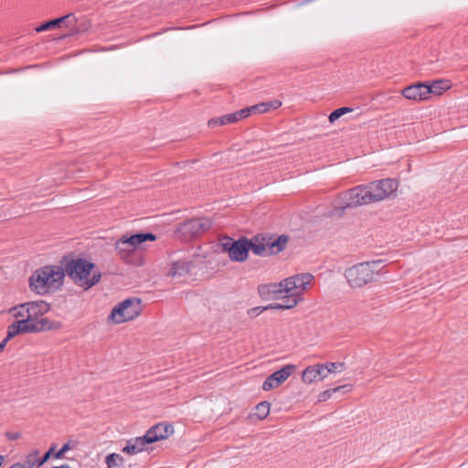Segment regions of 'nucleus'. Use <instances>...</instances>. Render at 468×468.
<instances>
[{
	"label": "nucleus",
	"mask_w": 468,
	"mask_h": 468,
	"mask_svg": "<svg viewBox=\"0 0 468 468\" xmlns=\"http://www.w3.org/2000/svg\"><path fill=\"white\" fill-rule=\"evenodd\" d=\"M69 449H70L69 442L64 444L63 447L58 452L55 453V457L58 459L61 458L63 456V454Z\"/></svg>",
	"instance_id": "41"
},
{
	"label": "nucleus",
	"mask_w": 468,
	"mask_h": 468,
	"mask_svg": "<svg viewBox=\"0 0 468 468\" xmlns=\"http://www.w3.org/2000/svg\"><path fill=\"white\" fill-rule=\"evenodd\" d=\"M192 268V263L189 261H174L171 269L169 270L168 275L175 278V277H182L186 274H187Z\"/></svg>",
	"instance_id": "19"
},
{
	"label": "nucleus",
	"mask_w": 468,
	"mask_h": 468,
	"mask_svg": "<svg viewBox=\"0 0 468 468\" xmlns=\"http://www.w3.org/2000/svg\"><path fill=\"white\" fill-rule=\"evenodd\" d=\"M380 261L356 263L345 271V277L352 288H362L378 281Z\"/></svg>",
	"instance_id": "4"
},
{
	"label": "nucleus",
	"mask_w": 468,
	"mask_h": 468,
	"mask_svg": "<svg viewBox=\"0 0 468 468\" xmlns=\"http://www.w3.org/2000/svg\"><path fill=\"white\" fill-rule=\"evenodd\" d=\"M64 276L68 275L75 284L90 289L97 284L101 280V272L93 271L95 265L84 259H70L64 258L63 261Z\"/></svg>",
	"instance_id": "2"
},
{
	"label": "nucleus",
	"mask_w": 468,
	"mask_h": 468,
	"mask_svg": "<svg viewBox=\"0 0 468 468\" xmlns=\"http://www.w3.org/2000/svg\"><path fill=\"white\" fill-rule=\"evenodd\" d=\"M326 376L334 372H341L345 368V364L341 362H327L323 364Z\"/></svg>",
	"instance_id": "30"
},
{
	"label": "nucleus",
	"mask_w": 468,
	"mask_h": 468,
	"mask_svg": "<svg viewBox=\"0 0 468 468\" xmlns=\"http://www.w3.org/2000/svg\"><path fill=\"white\" fill-rule=\"evenodd\" d=\"M63 280L62 266L47 265L33 272L29 278V287L37 294H45L52 288L61 286Z\"/></svg>",
	"instance_id": "3"
},
{
	"label": "nucleus",
	"mask_w": 468,
	"mask_h": 468,
	"mask_svg": "<svg viewBox=\"0 0 468 468\" xmlns=\"http://www.w3.org/2000/svg\"><path fill=\"white\" fill-rule=\"evenodd\" d=\"M281 105H282V101H280L278 100L256 104L257 113H265V112H270L271 110H276L279 107H281Z\"/></svg>",
	"instance_id": "26"
},
{
	"label": "nucleus",
	"mask_w": 468,
	"mask_h": 468,
	"mask_svg": "<svg viewBox=\"0 0 468 468\" xmlns=\"http://www.w3.org/2000/svg\"><path fill=\"white\" fill-rule=\"evenodd\" d=\"M146 444L150 443L146 441V437L144 435L130 439L126 441V445L122 448V452L132 455L137 454L144 450Z\"/></svg>",
	"instance_id": "17"
},
{
	"label": "nucleus",
	"mask_w": 468,
	"mask_h": 468,
	"mask_svg": "<svg viewBox=\"0 0 468 468\" xmlns=\"http://www.w3.org/2000/svg\"><path fill=\"white\" fill-rule=\"evenodd\" d=\"M77 23V17L74 14H68L64 16L47 21L36 28L37 32H43L52 30L55 28H61L73 27Z\"/></svg>",
	"instance_id": "12"
},
{
	"label": "nucleus",
	"mask_w": 468,
	"mask_h": 468,
	"mask_svg": "<svg viewBox=\"0 0 468 468\" xmlns=\"http://www.w3.org/2000/svg\"><path fill=\"white\" fill-rule=\"evenodd\" d=\"M235 116L231 113L223 115L221 117L212 118L207 122L209 127L227 125L234 122Z\"/></svg>",
	"instance_id": "25"
},
{
	"label": "nucleus",
	"mask_w": 468,
	"mask_h": 468,
	"mask_svg": "<svg viewBox=\"0 0 468 468\" xmlns=\"http://www.w3.org/2000/svg\"><path fill=\"white\" fill-rule=\"evenodd\" d=\"M55 451V446H52L44 455L42 458H40V461L38 463V466L43 465L51 456V454Z\"/></svg>",
	"instance_id": "38"
},
{
	"label": "nucleus",
	"mask_w": 468,
	"mask_h": 468,
	"mask_svg": "<svg viewBox=\"0 0 468 468\" xmlns=\"http://www.w3.org/2000/svg\"><path fill=\"white\" fill-rule=\"evenodd\" d=\"M342 391H343V392H345V393H347V392L346 391V389H339V391H338V392H342Z\"/></svg>",
	"instance_id": "47"
},
{
	"label": "nucleus",
	"mask_w": 468,
	"mask_h": 468,
	"mask_svg": "<svg viewBox=\"0 0 468 468\" xmlns=\"http://www.w3.org/2000/svg\"><path fill=\"white\" fill-rule=\"evenodd\" d=\"M250 250L258 256H270L269 240L262 235L254 236L251 239H249Z\"/></svg>",
	"instance_id": "16"
},
{
	"label": "nucleus",
	"mask_w": 468,
	"mask_h": 468,
	"mask_svg": "<svg viewBox=\"0 0 468 468\" xmlns=\"http://www.w3.org/2000/svg\"><path fill=\"white\" fill-rule=\"evenodd\" d=\"M156 236L153 233H136L123 235L115 241L114 247L120 258L126 263H132L133 255L138 246L145 241H154Z\"/></svg>",
	"instance_id": "6"
},
{
	"label": "nucleus",
	"mask_w": 468,
	"mask_h": 468,
	"mask_svg": "<svg viewBox=\"0 0 468 468\" xmlns=\"http://www.w3.org/2000/svg\"><path fill=\"white\" fill-rule=\"evenodd\" d=\"M28 321H24L20 319L13 324H11L7 328L6 336L4 338V341L7 344L12 338L20 334H29V333H39V329L36 325H28Z\"/></svg>",
	"instance_id": "14"
},
{
	"label": "nucleus",
	"mask_w": 468,
	"mask_h": 468,
	"mask_svg": "<svg viewBox=\"0 0 468 468\" xmlns=\"http://www.w3.org/2000/svg\"><path fill=\"white\" fill-rule=\"evenodd\" d=\"M231 114H232V116H235L234 122H238L239 120L245 119L248 117L244 109L237 111Z\"/></svg>",
	"instance_id": "40"
},
{
	"label": "nucleus",
	"mask_w": 468,
	"mask_h": 468,
	"mask_svg": "<svg viewBox=\"0 0 468 468\" xmlns=\"http://www.w3.org/2000/svg\"><path fill=\"white\" fill-rule=\"evenodd\" d=\"M90 25L88 21L79 22L77 20V23L73 27H69V29H70V33L69 35L74 36L79 35L83 32H86L90 28Z\"/></svg>",
	"instance_id": "29"
},
{
	"label": "nucleus",
	"mask_w": 468,
	"mask_h": 468,
	"mask_svg": "<svg viewBox=\"0 0 468 468\" xmlns=\"http://www.w3.org/2000/svg\"><path fill=\"white\" fill-rule=\"evenodd\" d=\"M229 259L232 261L236 262H243L249 257L250 246L249 239L245 237H241L237 239L235 242H231V247L229 248Z\"/></svg>",
	"instance_id": "11"
},
{
	"label": "nucleus",
	"mask_w": 468,
	"mask_h": 468,
	"mask_svg": "<svg viewBox=\"0 0 468 468\" xmlns=\"http://www.w3.org/2000/svg\"><path fill=\"white\" fill-rule=\"evenodd\" d=\"M398 187L399 182L391 178L357 186L346 192L345 205L335 207L329 212V215L341 217L346 208L382 201L396 192Z\"/></svg>",
	"instance_id": "1"
},
{
	"label": "nucleus",
	"mask_w": 468,
	"mask_h": 468,
	"mask_svg": "<svg viewBox=\"0 0 468 468\" xmlns=\"http://www.w3.org/2000/svg\"><path fill=\"white\" fill-rule=\"evenodd\" d=\"M431 90L428 84L419 82L404 88L401 94L408 100L420 101L429 98Z\"/></svg>",
	"instance_id": "10"
},
{
	"label": "nucleus",
	"mask_w": 468,
	"mask_h": 468,
	"mask_svg": "<svg viewBox=\"0 0 468 468\" xmlns=\"http://www.w3.org/2000/svg\"><path fill=\"white\" fill-rule=\"evenodd\" d=\"M173 432L174 428L171 424L161 422L151 427L144 436L149 443H154L155 441L167 439L171 434H173Z\"/></svg>",
	"instance_id": "13"
},
{
	"label": "nucleus",
	"mask_w": 468,
	"mask_h": 468,
	"mask_svg": "<svg viewBox=\"0 0 468 468\" xmlns=\"http://www.w3.org/2000/svg\"><path fill=\"white\" fill-rule=\"evenodd\" d=\"M244 110H245L248 117L250 116L251 114H256L257 113V107H256V105L244 108Z\"/></svg>",
	"instance_id": "42"
},
{
	"label": "nucleus",
	"mask_w": 468,
	"mask_h": 468,
	"mask_svg": "<svg viewBox=\"0 0 468 468\" xmlns=\"http://www.w3.org/2000/svg\"><path fill=\"white\" fill-rule=\"evenodd\" d=\"M267 309H263L262 306H258V307H254V308H250L249 311H248V314L251 317H256L258 316L261 313H262L263 311H266Z\"/></svg>",
	"instance_id": "39"
},
{
	"label": "nucleus",
	"mask_w": 468,
	"mask_h": 468,
	"mask_svg": "<svg viewBox=\"0 0 468 468\" xmlns=\"http://www.w3.org/2000/svg\"><path fill=\"white\" fill-rule=\"evenodd\" d=\"M259 293L261 297L271 295L269 284H261L258 287Z\"/></svg>",
	"instance_id": "37"
},
{
	"label": "nucleus",
	"mask_w": 468,
	"mask_h": 468,
	"mask_svg": "<svg viewBox=\"0 0 468 468\" xmlns=\"http://www.w3.org/2000/svg\"><path fill=\"white\" fill-rule=\"evenodd\" d=\"M40 458H38V452L35 451L32 453H29L25 460V468H33L35 465L38 466V463Z\"/></svg>",
	"instance_id": "32"
},
{
	"label": "nucleus",
	"mask_w": 468,
	"mask_h": 468,
	"mask_svg": "<svg viewBox=\"0 0 468 468\" xmlns=\"http://www.w3.org/2000/svg\"><path fill=\"white\" fill-rule=\"evenodd\" d=\"M5 436L11 441H16L20 438V433L8 431L5 433Z\"/></svg>",
	"instance_id": "43"
},
{
	"label": "nucleus",
	"mask_w": 468,
	"mask_h": 468,
	"mask_svg": "<svg viewBox=\"0 0 468 468\" xmlns=\"http://www.w3.org/2000/svg\"><path fill=\"white\" fill-rule=\"evenodd\" d=\"M27 306V318L24 321H28V325H36L39 329V332L56 330L61 328V323L51 321L46 317H42L47 314L50 305L45 301H35L26 303Z\"/></svg>",
	"instance_id": "5"
},
{
	"label": "nucleus",
	"mask_w": 468,
	"mask_h": 468,
	"mask_svg": "<svg viewBox=\"0 0 468 468\" xmlns=\"http://www.w3.org/2000/svg\"><path fill=\"white\" fill-rule=\"evenodd\" d=\"M269 287L271 289V295H273L274 297H279L281 293L284 292L281 282L279 283H271L269 284Z\"/></svg>",
	"instance_id": "35"
},
{
	"label": "nucleus",
	"mask_w": 468,
	"mask_h": 468,
	"mask_svg": "<svg viewBox=\"0 0 468 468\" xmlns=\"http://www.w3.org/2000/svg\"><path fill=\"white\" fill-rule=\"evenodd\" d=\"M235 241L236 240H234L233 239H231L229 237L225 238L221 243L223 251L228 252L229 254V251H230L229 248L231 247V242H235Z\"/></svg>",
	"instance_id": "36"
},
{
	"label": "nucleus",
	"mask_w": 468,
	"mask_h": 468,
	"mask_svg": "<svg viewBox=\"0 0 468 468\" xmlns=\"http://www.w3.org/2000/svg\"><path fill=\"white\" fill-rule=\"evenodd\" d=\"M450 88L449 82L447 80H435L431 85H429V89L431 90V94H441L442 91L448 90Z\"/></svg>",
	"instance_id": "28"
},
{
	"label": "nucleus",
	"mask_w": 468,
	"mask_h": 468,
	"mask_svg": "<svg viewBox=\"0 0 468 468\" xmlns=\"http://www.w3.org/2000/svg\"><path fill=\"white\" fill-rule=\"evenodd\" d=\"M282 284V289L284 292L286 293H292L295 292V281L293 280L292 276L288 277L281 282Z\"/></svg>",
	"instance_id": "34"
},
{
	"label": "nucleus",
	"mask_w": 468,
	"mask_h": 468,
	"mask_svg": "<svg viewBox=\"0 0 468 468\" xmlns=\"http://www.w3.org/2000/svg\"><path fill=\"white\" fill-rule=\"evenodd\" d=\"M211 228V221L208 218H191L177 228V233L184 239L189 240L204 233Z\"/></svg>",
	"instance_id": "8"
},
{
	"label": "nucleus",
	"mask_w": 468,
	"mask_h": 468,
	"mask_svg": "<svg viewBox=\"0 0 468 468\" xmlns=\"http://www.w3.org/2000/svg\"><path fill=\"white\" fill-rule=\"evenodd\" d=\"M288 239V237L285 235L279 236L273 241L271 238H268L271 254H278L279 252L282 251L286 248Z\"/></svg>",
	"instance_id": "21"
},
{
	"label": "nucleus",
	"mask_w": 468,
	"mask_h": 468,
	"mask_svg": "<svg viewBox=\"0 0 468 468\" xmlns=\"http://www.w3.org/2000/svg\"><path fill=\"white\" fill-rule=\"evenodd\" d=\"M282 303H271L267 306H263V309H275V310H286L294 307L301 297L298 292H292L290 295L281 297Z\"/></svg>",
	"instance_id": "18"
},
{
	"label": "nucleus",
	"mask_w": 468,
	"mask_h": 468,
	"mask_svg": "<svg viewBox=\"0 0 468 468\" xmlns=\"http://www.w3.org/2000/svg\"><path fill=\"white\" fill-rule=\"evenodd\" d=\"M294 368L295 366L293 365H286L282 367L280 370L275 371L274 373L270 375L263 382L262 389L265 391H269L278 388L281 384L287 380V378L292 375Z\"/></svg>",
	"instance_id": "9"
},
{
	"label": "nucleus",
	"mask_w": 468,
	"mask_h": 468,
	"mask_svg": "<svg viewBox=\"0 0 468 468\" xmlns=\"http://www.w3.org/2000/svg\"><path fill=\"white\" fill-rule=\"evenodd\" d=\"M56 468H70V467L68 464H63V465L56 467Z\"/></svg>",
	"instance_id": "46"
},
{
	"label": "nucleus",
	"mask_w": 468,
	"mask_h": 468,
	"mask_svg": "<svg viewBox=\"0 0 468 468\" xmlns=\"http://www.w3.org/2000/svg\"><path fill=\"white\" fill-rule=\"evenodd\" d=\"M288 239V237L285 235L279 236L273 241L271 238H268L271 254H278L279 252L282 251L286 248Z\"/></svg>",
	"instance_id": "22"
},
{
	"label": "nucleus",
	"mask_w": 468,
	"mask_h": 468,
	"mask_svg": "<svg viewBox=\"0 0 468 468\" xmlns=\"http://www.w3.org/2000/svg\"><path fill=\"white\" fill-rule=\"evenodd\" d=\"M295 281V292L300 294V292L305 290L306 286L311 283L314 279V276L310 273H300L292 276Z\"/></svg>",
	"instance_id": "20"
},
{
	"label": "nucleus",
	"mask_w": 468,
	"mask_h": 468,
	"mask_svg": "<svg viewBox=\"0 0 468 468\" xmlns=\"http://www.w3.org/2000/svg\"><path fill=\"white\" fill-rule=\"evenodd\" d=\"M326 378L327 376L323 364L309 366L303 371L302 374V379L306 384L324 380Z\"/></svg>",
	"instance_id": "15"
},
{
	"label": "nucleus",
	"mask_w": 468,
	"mask_h": 468,
	"mask_svg": "<svg viewBox=\"0 0 468 468\" xmlns=\"http://www.w3.org/2000/svg\"><path fill=\"white\" fill-rule=\"evenodd\" d=\"M27 306H26V303H21V304L12 307L9 310V313L16 318L25 319V318H27V312H26V310L27 309Z\"/></svg>",
	"instance_id": "31"
},
{
	"label": "nucleus",
	"mask_w": 468,
	"mask_h": 468,
	"mask_svg": "<svg viewBox=\"0 0 468 468\" xmlns=\"http://www.w3.org/2000/svg\"><path fill=\"white\" fill-rule=\"evenodd\" d=\"M270 403L267 401L260 402L254 408L253 415H255L259 420L265 419L270 413Z\"/></svg>",
	"instance_id": "27"
},
{
	"label": "nucleus",
	"mask_w": 468,
	"mask_h": 468,
	"mask_svg": "<svg viewBox=\"0 0 468 468\" xmlns=\"http://www.w3.org/2000/svg\"><path fill=\"white\" fill-rule=\"evenodd\" d=\"M6 346V343L3 340L1 343H0V353L4 351L5 347Z\"/></svg>",
	"instance_id": "45"
},
{
	"label": "nucleus",
	"mask_w": 468,
	"mask_h": 468,
	"mask_svg": "<svg viewBox=\"0 0 468 468\" xmlns=\"http://www.w3.org/2000/svg\"><path fill=\"white\" fill-rule=\"evenodd\" d=\"M353 111L352 108L349 107H342L332 112L328 117L330 122H334L337 119H339L342 115L347 112H351Z\"/></svg>",
	"instance_id": "33"
},
{
	"label": "nucleus",
	"mask_w": 468,
	"mask_h": 468,
	"mask_svg": "<svg viewBox=\"0 0 468 468\" xmlns=\"http://www.w3.org/2000/svg\"><path fill=\"white\" fill-rule=\"evenodd\" d=\"M339 389H346V392H351L353 389V386L349 385V384H346V385H342V386H339V387H336L334 388L324 390L318 395V400L319 401H326L327 399H329L332 397L333 393L338 392Z\"/></svg>",
	"instance_id": "23"
},
{
	"label": "nucleus",
	"mask_w": 468,
	"mask_h": 468,
	"mask_svg": "<svg viewBox=\"0 0 468 468\" xmlns=\"http://www.w3.org/2000/svg\"><path fill=\"white\" fill-rule=\"evenodd\" d=\"M142 311L140 299H126L116 305L109 316L115 324L131 321L137 317Z\"/></svg>",
	"instance_id": "7"
},
{
	"label": "nucleus",
	"mask_w": 468,
	"mask_h": 468,
	"mask_svg": "<svg viewBox=\"0 0 468 468\" xmlns=\"http://www.w3.org/2000/svg\"><path fill=\"white\" fill-rule=\"evenodd\" d=\"M105 463L108 468H122L124 459L118 453H110L106 456Z\"/></svg>",
	"instance_id": "24"
},
{
	"label": "nucleus",
	"mask_w": 468,
	"mask_h": 468,
	"mask_svg": "<svg viewBox=\"0 0 468 468\" xmlns=\"http://www.w3.org/2000/svg\"><path fill=\"white\" fill-rule=\"evenodd\" d=\"M10 468H25V465H23L20 463H16L15 464H13Z\"/></svg>",
	"instance_id": "44"
}]
</instances>
